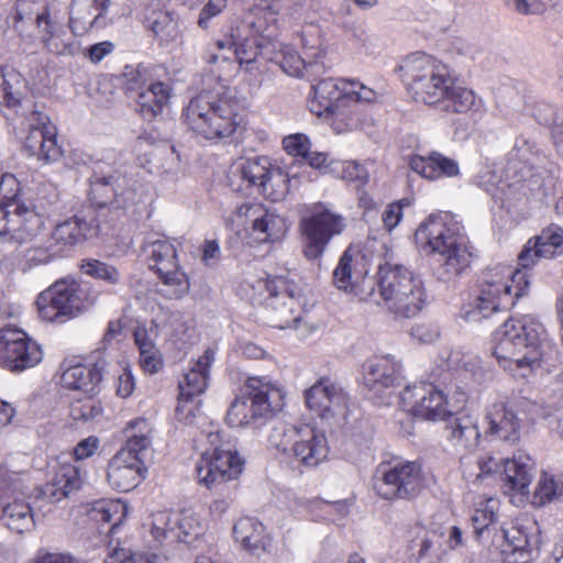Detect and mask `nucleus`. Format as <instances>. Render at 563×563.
<instances>
[{
	"label": "nucleus",
	"instance_id": "nucleus-1",
	"mask_svg": "<svg viewBox=\"0 0 563 563\" xmlns=\"http://www.w3.org/2000/svg\"><path fill=\"white\" fill-rule=\"evenodd\" d=\"M232 48L239 64H245L244 70L249 74L258 70L256 65L260 58L277 64L288 76H306L311 81L317 80L325 71L321 62L324 52L319 44H309L308 41H303V52L300 55L291 46L285 45L277 48L275 42L257 35L245 37L241 42L234 35L230 40H219L205 49L202 58L210 65L229 64L231 56L227 55L224 51L231 52Z\"/></svg>",
	"mask_w": 563,
	"mask_h": 563
},
{
	"label": "nucleus",
	"instance_id": "nucleus-2",
	"mask_svg": "<svg viewBox=\"0 0 563 563\" xmlns=\"http://www.w3.org/2000/svg\"><path fill=\"white\" fill-rule=\"evenodd\" d=\"M360 299L379 302L400 318L416 317L428 301L422 278L402 264L379 263L374 277H364Z\"/></svg>",
	"mask_w": 563,
	"mask_h": 563
},
{
	"label": "nucleus",
	"instance_id": "nucleus-3",
	"mask_svg": "<svg viewBox=\"0 0 563 563\" xmlns=\"http://www.w3.org/2000/svg\"><path fill=\"white\" fill-rule=\"evenodd\" d=\"M241 103L235 92L220 79L211 89H203L192 97L183 112L190 130L206 140L231 136L239 128L242 117Z\"/></svg>",
	"mask_w": 563,
	"mask_h": 563
},
{
	"label": "nucleus",
	"instance_id": "nucleus-4",
	"mask_svg": "<svg viewBox=\"0 0 563 563\" xmlns=\"http://www.w3.org/2000/svg\"><path fill=\"white\" fill-rule=\"evenodd\" d=\"M494 356L512 375L526 378L539 365L547 343L543 325L531 316L510 318L495 333Z\"/></svg>",
	"mask_w": 563,
	"mask_h": 563
},
{
	"label": "nucleus",
	"instance_id": "nucleus-5",
	"mask_svg": "<svg viewBox=\"0 0 563 563\" xmlns=\"http://www.w3.org/2000/svg\"><path fill=\"white\" fill-rule=\"evenodd\" d=\"M90 200L87 207L98 224L99 234L114 233L126 220V209L135 203L132 179L114 170L109 175L90 177Z\"/></svg>",
	"mask_w": 563,
	"mask_h": 563
},
{
	"label": "nucleus",
	"instance_id": "nucleus-6",
	"mask_svg": "<svg viewBox=\"0 0 563 563\" xmlns=\"http://www.w3.org/2000/svg\"><path fill=\"white\" fill-rule=\"evenodd\" d=\"M530 282L526 272L496 266L483 273L478 295L462 317L467 322H481L515 305L527 295Z\"/></svg>",
	"mask_w": 563,
	"mask_h": 563
},
{
	"label": "nucleus",
	"instance_id": "nucleus-7",
	"mask_svg": "<svg viewBox=\"0 0 563 563\" xmlns=\"http://www.w3.org/2000/svg\"><path fill=\"white\" fill-rule=\"evenodd\" d=\"M395 71L412 98L428 106H434L453 84L448 65L423 52L406 56Z\"/></svg>",
	"mask_w": 563,
	"mask_h": 563
},
{
	"label": "nucleus",
	"instance_id": "nucleus-8",
	"mask_svg": "<svg viewBox=\"0 0 563 563\" xmlns=\"http://www.w3.org/2000/svg\"><path fill=\"white\" fill-rule=\"evenodd\" d=\"M417 235L427 241L433 255V275L438 280L452 282L468 268L472 253L463 236L442 221L430 219L422 223Z\"/></svg>",
	"mask_w": 563,
	"mask_h": 563
},
{
	"label": "nucleus",
	"instance_id": "nucleus-9",
	"mask_svg": "<svg viewBox=\"0 0 563 563\" xmlns=\"http://www.w3.org/2000/svg\"><path fill=\"white\" fill-rule=\"evenodd\" d=\"M97 300L87 284L60 278L36 298L38 314L49 322H65L86 311Z\"/></svg>",
	"mask_w": 563,
	"mask_h": 563
},
{
	"label": "nucleus",
	"instance_id": "nucleus-10",
	"mask_svg": "<svg viewBox=\"0 0 563 563\" xmlns=\"http://www.w3.org/2000/svg\"><path fill=\"white\" fill-rule=\"evenodd\" d=\"M245 388L246 391L236 396L228 409L227 422L232 428H257L279 407V390L263 378L250 377Z\"/></svg>",
	"mask_w": 563,
	"mask_h": 563
},
{
	"label": "nucleus",
	"instance_id": "nucleus-11",
	"mask_svg": "<svg viewBox=\"0 0 563 563\" xmlns=\"http://www.w3.org/2000/svg\"><path fill=\"white\" fill-rule=\"evenodd\" d=\"M142 249L150 261V269L162 280L163 287L157 292L167 299L186 296L190 289L189 277L179 266L174 244L165 239H147Z\"/></svg>",
	"mask_w": 563,
	"mask_h": 563
},
{
	"label": "nucleus",
	"instance_id": "nucleus-12",
	"mask_svg": "<svg viewBox=\"0 0 563 563\" xmlns=\"http://www.w3.org/2000/svg\"><path fill=\"white\" fill-rule=\"evenodd\" d=\"M20 132L23 134V151L45 163L56 162L62 150L56 142V128L49 123L46 114L32 109L31 102L22 106Z\"/></svg>",
	"mask_w": 563,
	"mask_h": 563
},
{
	"label": "nucleus",
	"instance_id": "nucleus-13",
	"mask_svg": "<svg viewBox=\"0 0 563 563\" xmlns=\"http://www.w3.org/2000/svg\"><path fill=\"white\" fill-rule=\"evenodd\" d=\"M424 479L417 462L398 463L388 468H379L375 476L374 489L387 500L412 499L421 494Z\"/></svg>",
	"mask_w": 563,
	"mask_h": 563
},
{
	"label": "nucleus",
	"instance_id": "nucleus-14",
	"mask_svg": "<svg viewBox=\"0 0 563 563\" xmlns=\"http://www.w3.org/2000/svg\"><path fill=\"white\" fill-rule=\"evenodd\" d=\"M243 460L229 444H222L212 451L202 453L196 463L198 482L209 489L230 481L238 479L243 470Z\"/></svg>",
	"mask_w": 563,
	"mask_h": 563
},
{
	"label": "nucleus",
	"instance_id": "nucleus-15",
	"mask_svg": "<svg viewBox=\"0 0 563 563\" xmlns=\"http://www.w3.org/2000/svg\"><path fill=\"white\" fill-rule=\"evenodd\" d=\"M41 346L16 328L0 330V366L10 372H23L41 362Z\"/></svg>",
	"mask_w": 563,
	"mask_h": 563
},
{
	"label": "nucleus",
	"instance_id": "nucleus-16",
	"mask_svg": "<svg viewBox=\"0 0 563 563\" xmlns=\"http://www.w3.org/2000/svg\"><path fill=\"white\" fill-rule=\"evenodd\" d=\"M344 218L329 210L316 212L300 221L303 254L308 260L319 258L331 239L343 232Z\"/></svg>",
	"mask_w": 563,
	"mask_h": 563
},
{
	"label": "nucleus",
	"instance_id": "nucleus-17",
	"mask_svg": "<svg viewBox=\"0 0 563 563\" xmlns=\"http://www.w3.org/2000/svg\"><path fill=\"white\" fill-rule=\"evenodd\" d=\"M308 408L325 421L345 420L349 415V396L329 377H321L306 390Z\"/></svg>",
	"mask_w": 563,
	"mask_h": 563
},
{
	"label": "nucleus",
	"instance_id": "nucleus-18",
	"mask_svg": "<svg viewBox=\"0 0 563 563\" xmlns=\"http://www.w3.org/2000/svg\"><path fill=\"white\" fill-rule=\"evenodd\" d=\"M0 207V236L19 244L31 242L43 228V219L25 205Z\"/></svg>",
	"mask_w": 563,
	"mask_h": 563
},
{
	"label": "nucleus",
	"instance_id": "nucleus-19",
	"mask_svg": "<svg viewBox=\"0 0 563 563\" xmlns=\"http://www.w3.org/2000/svg\"><path fill=\"white\" fill-rule=\"evenodd\" d=\"M400 399L404 406L410 407L413 417L422 420H445L450 415L444 395L432 384L408 386L400 394Z\"/></svg>",
	"mask_w": 563,
	"mask_h": 563
},
{
	"label": "nucleus",
	"instance_id": "nucleus-20",
	"mask_svg": "<svg viewBox=\"0 0 563 563\" xmlns=\"http://www.w3.org/2000/svg\"><path fill=\"white\" fill-rule=\"evenodd\" d=\"M329 453L325 435L308 424L300 426L288 459L298 467L313 468L322 463Z\"/></svg>",
	"mask_w": 563,
	"mask_h": 563
},
{
	"label": "nucleus",
	"instance_id": "nucleus-21",
	"mask_svg": "<svg viewBox=\"0 0 563 563\" xmlns=\"http://www.w3.org/2000/svg\"><path fill=\"white\" fill-rule=\"evenodd\" d=\"M95 236H98V224L87 208L57 224L52 233V239L60 245V251Z\"/></svg>",
	"mask_w": 563,
	"mask_h": 563
},
{
	"label": "nucleus",
	"instance_id": "nucleus-22",
	"mask_svg": "<svg viewBox=\"0 0 563 563\" xmlns=\"http://www.w3.org/2000/svg\"><path fill=\"white\" fill-rule=\"evenodd\" d=\"M563 245V230L556 224L543 229L530 239L518 255V265L525 269L534 265L539 258H552Z\"/></svg>",
	"mask_w": 563,
	"mask_h": 563
},
{
	"label": "nucleus",
	"instance_id": "nucleus-23",
	"mask_svg": "<svg viewBox=\"0 0 563 563\" xmlns=\"http://www.w3.org/2000/svg\"><path fill=\"white\" fill-rule=\"evenodd\" d=\"M347 82L334 78H324L311 86L313 97L310 100V110L317 115L323 113L338 114L340 108L347 101L345 95Z\"/></svg>",
	"mask_w": 563,
	"mask_h": 563
},
{
	"label": "nucleus",
	"instance_id": "nucleus-24",
	"mask_svg": "<svg viewBox=\"0 0 563 563\" xmlns=\"http://www.w3.org/2000/svg\"><path fill=\"white\" fill-rule=\"evenodd\" d=\"M214 361V352L211 349L197 360L194 367H191L185 375L183 380L179 382V397L176 410L178 412L186 410V404L191 402L195 397L205 393L208 386L209 368Z\"/></svg>",
	"mask_w": 563,
	"mask_h": 563
},
{
	"label": "nucleus",
	"instance_id": "nucleus-25",
	"mask_svg": "<svg viewBox=\"0 0 563 563\" xmlns=\"http://www.w3.org/2000/svg\"><path fill=\"white\" fill-rule=\"evenodd\" d=\"M112 0H73L69 8V27L75 35L104 25L103 18Z\"/></svg>",
	"mask_w": 563,
	"mask_h": 563
},
{
	"label": "nucleus",
	"instance_id": "nucleus-26",
	"mask_svg": "<svg viewBox=\"0 0 563 563\" xmlns=\"http://www.w3.org/2000/svg\"><path fill=\"white\" fill-rule=\"evenodd\" d=\"M497 540L503 541L497 545L501 548V552L507 553V563H529L538 541L536 537H530L527 528L523 527L501 528L499 532L495 533L493 543H496Z\"/></svg>",
	"mask_w": 563,
	"mask_h": 563
},
{
	"label": "nucleus",
	"instance_id": "nucleus-27",
	"mask_svg": "<svg viewBox=\"0 0 563 563\" xmlns=\"http://www.w3.org/2000/svg\"><path fill=\"white\" fill-rule=\"evenodd\" d=\"M446 439L459 449L474 451L481 441L477 417L465 412L451 413L445 419Z\"/></svg>",
	"mask_w": 563,
	"mask_h": 563
},
{
	"label": "nucleus",
	"instance_id": "nucleus-28",
	"mask_svg": "<svg viewBox=\"0 0 563 563\" xmlns=\"http://www.w3.org/2000/svg\"><path fill=\"white\" fill-rule=\"evenodd\" d=\"M36 24L42 33V41L46 49L55 55H74L78 51L75 34H68L63 26L53 21L49 11L45 9L36 15Z\"/></svg>",
	"mask_w": 563,
	"mask_h": 563
},
{
	"label": "nucleus",
	"instance_id": "nucleus-29",
	"mask_svg": "<svg viewBox=\"0 0 563 563\" xmlns=\"http://www.w3.org/2000/svg\"><path fill=\"white\" fill-rule=\"evenodd\" d=\"M125 453H117L108 464L107 478L110 485L120 492H130L144 477L145 466L139 461L125 457Z\"/></svg>",
	"mask_w": 563,
	"mask_h": 563
},
{
	"label": "nucleus",
	"instance_id": "nucleus-30",
	"mask_svg": "<svg viewBox=\"0 0 563 563\" xmlns=\"http://www.w3.org/2000/svg\"><path fill=\"white\" fill-rule=\"evenodd\" d=\"M409 166L413 172L430 180L460 175L459 163L437 151H432L426 156H411Z\"/></svg>",
	"mask_w": 563,
	"mask_h": 563
},
{
	"label": "nucleus",
	"instance_id": "nucleus-31",
	"mask_svg": "<svg viewBox=\"0 0 563 563\" xmlns=\"http://www.w3.org/2000/svg\"><path fill=\"white\" fill-rule=\"evenodd\" d=\"M233 536L246 551L256 556L268 551L272 545L266 527L255 518H240L233 527Z\"/></svg>",
	"mask_w": 563,
	"mask_h": 563
},
{
	"label": "nucleus",
	"instance_id": "nucleus-32",
	"mask_svg": "<svg viewBox=\"0 0 563 563\" xmlns=\"http://www.w3.org/2000/svg\"><path fill=\"white\" fill-rule=\"evenodd\" d=\"M158 336V324L155 320L151 321L150 327L137 324L133 331L134 342L140 352V364L147 373H157L162 366V355L155 344Z\"/></svg>",
	"mask_w": 563,
	"mask_h": 563
},
{
	"label": "nucleus",
	"instance_id": "nucleus-33",
	"mask_svg": "<svg viewBox=\"0 0 563 563\" xmlns=\"http://www.w3.org/2000/svg\"><path fill=\"white\" fill-rule=\"evenodd\" d=\"M487 435L515 444L520 439V419L504 404L494 405L486 415Z\"/></svg>",
	"mask_w": 563,
	"mask_h": 563
},
{
	"label": "nucleus",
	"instance_id": "nucleus-34",
	"mask_svg": "<svg viewBox=\"0 0 563 563\" xmlns=\"http://www.w3.org/2000/svg\"><path fill=\"white\" fill-rule=\"evenodd\" d=\"M103 362L99 360L93 364H76L69 366L62 374V385L67 389L79 390L86 395L96 393L102 379Z\"/></svg>",
	"mask_w": 563,
	"mask_h": 563
},
{
	"label": "nucleus",
	"instance_id": "nucleus-35",
	"mask_svg": "<svg viewBox=\"0 0 563 563\" xmlns=\"http://www.w3.org/2000/svg\"><path fill=\"white\" fill-rule=\"evenodd\" d=\"M170 92L172 89L167 84L154 81L131 99L135 101L136 110L143 119L152 121L167 107Z\"/></svg>",
	"mask_w": 563,
	"mask_h": 563
},
{
	"label": "nucleus",
	"instance_id": "nucleus-36",
	"mask_svg": "<svg viewBox=\"0 0 563 563\" xmlns=\"http://www.w3.org/2000/svg\"><path fill=\"white\" fill-rule=\"evenodd\" d=\"M79 470L70 463L60 464L51 482L42 488L43 496L51 503H58L79 489Z\"/></svg>",
	"mask_w": 563,
	"mask_h": 563
},
{
	"label": "nucleus",
	"instance_id": "nucleus-37",
	"mask_svg": "<svg viewBox=\"0 0 563 563\" xmlns=\"http://www.w3.org/2000/svg\"><path fill=\"white\" fill-rule=\"evenodd\" d=\"M434 106L448 113L466 114L478 111L482 101L473 90L459 85L453 77V84L448 87L443 97Z\"/></svg>",
	"mask_w": 563,
	"mask_h": 563
},
{
	"label": "nucleus",
	"instance_id": "nucleus-38",
	"mask_svg": "<svg viewBox=\"0 0 563 563\" xmlns=\"http://www.w3.org/2000/svg\"><path fill=\"white\" fill-rule=\"evenodd\" d=\"M3 527L16 534L31 532L35 528L33 509L24 499L16 498L4 504L0 510Z\"/></svg>",
	"mask_w": 563,
	"mask_h": 563
},
{
	"label": "nucleus",
	"instance_id": "nucleus-39",
	"mask_svg": "<svg viewBox=\"0 0 563 563\" xmlns=\"http://www.w3.org/2000/svg\"><path fill=\"white\" fill-rule=\"evenodd\" d=\"M364 380L371 389L380 390L394 386L399 366L388 356L375 357L363 365Z\"/></svg>",
	"mask_w": 563,
	"mask_h": 563
},
{
	"label": "nucleus",
	"instance_id": "nucleus-40",
	"mask_svg": "<svg viewBox=\"0 0 563 563\" xmlns=\"http://www.w3.org/2000/svg\"><path fill=\"white\" fill-rule=\"evenodd\" d=\"M146 430L145 419L131 421L126 428V432H129L126 443L118 453H125L126 459H135L145 466V460L151 455V440L144 433Z\"/></svg>",
	"mask_w": 563,
	"mask_h": 563
},
{
	"label": "nucleus",
	"instance_id": "nucleus-41",
	"mask_svg": "<svg viewBox=\"0 0 563 563\" xmlns=\"http://www.w3.org/2000/svg\"><path fill=\"white\" fill-rule=\"evenodd\" d=\"M269 297L268 306L273 309V316L271 317L273 327L278 329L298 328L302 319L299 300L294 298L283 300L278 296Z\"/></svg>",
	"mask_w": 563,
	"mask_h": 563
},
{
	"label": "nucleus",
	"instance_id": "nucleus-42",
	"mask_svg": "<svg viewBox=\"0 0 563 563\" xmlns=\"http://www.w3.org/2000/svg\"><path fill=\"white\" fill-rule=\"evenodd\" d=\"M88 515L98 523H108V532L113 533L125 518L126 507L121 501L101 499L91 505Z\"/></svg>",
	"mask_w": 563,
	"mask_h": 563
},
{
	"label": "nucleus",
	"instance_id": "nucleus-43",
	"mask_svg": "<svg viewBox=\"0 0 563 563\" xmlns=\"http://www.w3.org/2000/svg\"><path fill=\"white\" fill-rule=\"evenodd\" d=\"M355 261L351 254V250L347 249L341 256L336 268L333 272V282L339 289L354 292L360 297V288L362 282L357 283L353 277Z\"/></svg>",
	"mask_w": 563,
	"mask_h": 563
},
{
	"label": "nucleus",
	"instance_id": "nucleus-44",
	"mask_svg": "<svg viewBox=\"0 0 563 563\" xmlns=\"http://www.w3.org/2000/svg\"><path fill=\"white\" fill-rule=\"evenodd\" d=\"M290 178L280 167L272 166L267 176L262 180L261 192L272 201H280L289 192Z\"/></svg>",
	"mask_w": 563,
	"mask_h": 563
},
{
	"label": "nucleus",
	"instance_id": "nucleus-45",
	"mask_svg": "<svg viewBox=\"0 0 563 563\" xmlns=\"http://www.w3.org/2000/svg\"><path fill=\"white\" fill-rule=\"evenodd\" d=\"M253 230L258 233V240L262 242H274L282 239L285 234L284 220L269 212H264L253 221Z\"/></svg>",
	"mask_w": 563,
	"mask_h": 563
},
{
	"label": "nucleus",
	"instance_id": "nucleus-46",
	"mask_svg": "<svg viewBox=\"0 0 563 563\" xmlns=\"http://www.w3.org/2000/svg\"><path fill=\"white\" fill-rule=\"evenodd\" d=\"M271 168L272 165L268 158L265 156H258L242 163L239 167V173L243 180H246L252 186L261 188L262 180L265 179Z\"/></svg>",
	"mask_w": 563,
	"mask_h": 563
},
{
	"label": "nucleus",
	"instance_id": "nucleus-47",
	"mask_svg": "<svg viewBox=\"0 0 563 563\" xmlns=\"http://www.w3.org/2000/svg\"><path fill=\"white\" fill-rule=\"evenodd\" d=\"M80 267L84 274L96 279H101L109 285H117L121 280V274L115 266L99 260H84Z\"/></svg>",
	"mask_w": 563,
	"mask_h": 563
},
{
	"label": "nucleus",
	"instance_id": "nucleus-48",
	"mask_svg": "<svg viewBox=\"0 0 563 563\" xmlns=\"http://www.w3.org/2000/svg\"><path fill=\"white\" fill-rule=\"evenodd\" d=\"M125 91L129 98L134 97L139 91L154 82L150 70L142 64L137 66H125L123 73Z\"/></svg>",
	"mask_w": 563,
	"mask_h": 563
},
{
	"label": "nucleus",
	"instance_id": "nucleus-49",
	"mask_svg": "<svg viewBox=\"0 0 563 563\" xmlns=\"http://www.w3.org/2000/svg\"><path fill=\"white\" fill-rule=\"evenodd\" d=\"M12 81L18 85H22L20 75L14 70L7 74L0 70V103H5L7 107H22L25 103H30V100H23L21 91L14 89Z\"/></svg>",
	"mask_w": 563,
	"mask_h": 563
},
{
	"label": "nucleus",
	"instance_id": "nucleus-50",
	"mask_svg": "<svg viewBox=\"0 0 563 563\" xmlns=\"http://www.w3.org/2000/svg\"><path fill=\"white\" fill-rule=\"evenodd\" d=\"M179 512H158L153 520L152 534L153 537L162 542L163 540H169L174 542L175 534H177Z\"/></svg>",
	"mask_w": 563,
	"mask_h": 563
},
{
	"label": "nucleus",
	"instance_id": "nucleus-51",
	"mask_svg": "<svg viewBox=\"0 0 563 563\" xmlns=\"http://www.w3.org/2000/svg\"><path fill=\"white\" fill-rule=\"evenodd\" d=\"M298 428L299 427L296 426H287L283 422H277L272 427L269 432V443L280 451L287 459L298 433Z\"/></svg>",
	"mask_w": 563,
	"mask_h": 563
},
{
	"label": "nucleus",
	"instance_id": "nucleus-52",
	"mask_svg": "<svg viewBox=\"0 0 563 563\" xmlns=\"http://www.w3.org/2000/svg\"><path fill=\"white\" fill-rule=\"evenodd\" d=\"M504 476L505 482L511 489L517 490L522 495L529 493L528 486L531 482V475L525 465H521L516 461L508 463L506 465Z\"/></svg>",
	"mask_w": 563,
	"mask_h": 563
},
{
	"label": "nucleus",
	"instance_id": "nucleus-53",
	"mask_svg": "<svg viewBox=\"0 0 563 563\" xmlns=\"http://www.w3.org/2000/svg\"><path fill=\"white\" fill-rule=\"evenodd\" d=\"M496 514L487 501L483 507L474 510L471 521L474 528V533L477 539H483L485 534H489L495 527Z\"/></svg>",
	"mask_w": 563,
	"mask_h": 563
},
{
	"label": "nucleus",
	"instance_id": "nucleus-54",
	"mask_svg": "<svg viewBox=\"0 0 563 563\" xmlns=\"http://www.w3.org/2000/svg\"><path fill=\"white\" fill-rule=\"evenodd\" d=\"M151 30L161 41L174 42L180 36V27L178 22L168 13H159L152 22Z\"/></svg>",
	"mask_w": 563,
	"mask_h": 563
},
{
	"label": "nucleus",
	"instance_id": "nucleus-55",
	"mask_svg": "<svg viewBox=\"0 0 563 563\" xmlns=\"http://www.w3.org/2000/svg\"><path fill=\"white\" fill-rule=\"evenodd\" d=\"M532 115L539 124L551 126V132L563 119V112H560L554 104L547 101L536 102L532 109Z\"/></svg>",
	"mask_w": 563,
	"mask_h": 563
},
{
	"label": "nucleus",
	"instance_id": "nucleus-56",
	"mask_svg": "<svg viewBox=\"0 0 563 563\" xmlns=\"http://www.w3.org/2000/svg\"><path fill=\"white\" fill-rule=\"evenodd\" d=\"M177 534H175V542L190 543L201 532L199 522L192 516H185L179 514Z\"/></svg>",
	"mask_w": 563,
	"mask_h": 563
},
{
	"label": "nucleus",
	"instance_id": "nucleus-57",
	"mask_svg": "<svg viewBox=\"0 0 563 563\" xmlns=\"http://www.w3.org/2000/svg\"><path fill=\"white\" fill-rule=\"evenodd\" d=\"M540 154L537 143L526 135L516 139L512 147V155L525 164L532 163L533 158Z\"/></svg>",
	"mask_w": 563,
	"mask_h": 563
},
{
	"label": "nucleus",
	"instance_id": "nucleus-58",
	"mask_svg": "<svg viewBox=\"0 0 563 563\" xmlns=\"http://www.w3.org/2000/svg\"><path fill=\"white\" fill-rule=\"evenodd\" d=\"M20 190V184L14 175L4 174L0 179V207L9 208L10 203H19L16 197Z\"/></svg>",
	"mask_w": 563,
	"mask_h": 563
},
{
	"label": "nucleus",
	"instance_id": "nucleus-59",
	"mask_svg": "<svg viewBox=\"0 0 563 563\" xmlns=\"http://www.w3.org/2000/svg\"><path fill=\"white\" fill-rule=\"evenodd\" d=\"M475 183L478 187L483 188L493 199L500 198L499 194L503 190V181L496 172L484 170L476 176Z\"/></svg>",
	"mask_w": 563,
	"mask_h": 563
},
{
	"label": "nucleus",
	"instance_id": "nucleus-60",
	"mask_svg": "<svg viewBox=\"0 0 563 563\" xmlns=\"http://www.w3.org/2000/svg\"><path fill=\"white\" fill-rule=\"evenodd\" d=\"M258 287H264L269 296H278L283 300L294 298L299 300V289L296 286L287 287L285 280H258Z\"/></svg>",
	"mask_w": 563,
	"mask_h": 563
},
{
	"label": "nucleus",
	"instance_id": "nucleus-61",
	"mask_svg": "<svg viewBox=\"0 0 563 563\" xmlns=\"http://www.w3.org/2000/svg\"><path fill=\"white\" fill-rule=\"evenodd\" d=\"M104 563H150V560L143 553L124 548H114L104 559Z\"/></svg>",
	"mask_w": 563,
	"mask_h": 563
},
{
	"label": "nucleus",
	"instance_id": "nucleus-62",
	"mask_svg": "<svg viewBox=\"0 0 563 563\" xmlns=\"http://www.w3.org/2000/svg\"><path fill=\"white\" fill-rule=\"evenodd\" d=\"M228 4V0H208L199 13L197 24L206 30L211 19L218 16Z\"/></svg>",
	"mask_w": 563,
	"mask_h": 563
},
{
	"label": "nucleus",
	"instance_id": "nucleus-63",
	"mask_svg": "<svg viewBox=\"0 0 563 563\" xmlns=\"http://www.w3.org/2000/svg\"><path fill=\"white\" fill-rule=\"evenodd\" d=\"M284 148L288 154L305 157L309 151V139L305 134L288 135L283 140Z\"/></svg>",
	"mask_w": 563,
	"mask_h": 563
},
{
	"label": "nucleus",
	"instance_id": "nucleus-64",
	"mask_svg": "<svg viewBox=\"0 0 563 563\" xmlns=\"http://www.w3.org/2000/svg\"><path fill=\"white\" fill-rule=\"evenodd\" d=\"M35 563H86L70 553L49 552L44 549L37 551Z\"/></svg>",
	"mask_w": 563,
	"mask_h": 563
}]
</instances>
